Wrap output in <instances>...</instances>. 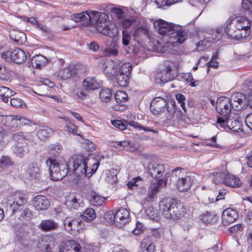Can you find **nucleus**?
Wrapping results in <instances>:
<instances>
[{
    "label": "nucleus",
    "mask_w": 252,
    "mask_h": 252,
    "mask_svg": "<svg viewBox=\"0 0 252 252\" xmlns=\"http://www.w3.org/2000/svg\"><path fill=\"white\" fill-rule=\"evenodd\" d=\"M155 28L167 41L166 46L176 47L184 42L187 37V32L179 25L168 23L159 19L154 23Z\"/></svg>",
    "instance_id": "nucleus-1"
},
{
    "label": "nucleus",
    "mask_w": 252,
    "mask_h": 252,
    "mask_svg": "<svg viewBox=\"0 0 252 252\" xmlns=\"http://www.w3.org/2000/svg\"><path fill=\"white\" fill-rule=\"evenodd\" d=\"M159 209L165 218L173 220H180L186 211L183 203L170 197L164 198L160 201Z\"/></svg>",
    "instance_id": "nucleus-2"
},
{
    "label": "nucleus",
    "mask_w": 252,
    "mask_h": 252,
    "mask_svg": "<svg viewBox=\"0 0 252 252\" xmlns=\"http://www.w3.org/2000/svg\"><path fill=\"white\" fill-rule=\"evenodd\" d=\"M90 24L95 25L96 30L99 33L110 38L114 37L117 34V30L114 28H111L108 25L109 21L108 20V15L93 11L90 12Z\"/></svg>",
    "instance_id": "nucleus-3"
},
{
    "label": "nucleus",
    "mask_w": 252,
    "mask_h": 252,
    "mask_svg": "<svg viewBox=\"0 0 252 252\" xmlns=\"http://www.w3.org/2000/svg\"><path fill=\"white\" fill-rule=\"evenodd\" d=\"M28 199L26 194L17 192L13 196L12 203L9 204L10 209L12 214L21 212L19 219L22 220H30L33 216L32 212L29 209H24V205L28 202Z\"/></svg>",
    "instance_id": "nucleus-4"
},
{
    "label": "nucleus",
    "mask_w": 252,
    "mask_h": 252,
    "mask_svg": "<svg viewBox=\"0 0 252 252\" xmlns=\"http://www.w3.org/2000/svg\"><path fill=\"white\" fill-rule=\"evenodd\" d=\"M46 164L49 167L51 180L59 181L65 177L69 172L68 165L66 163H58L56 160L48 158Z\"/></svg>",
    "instance_id": "nucleus-5"
},
{
    "label": "nucleus",
    "mask_w": 252,
    "mask_h": 252,
    "mask_svg": "<svg viewBox=\"0 0 252 252\" xmlns=\"http://www.w3.org/2000/svg\"><path fill=\"white\" fill-rule=\"evenodd\" d=\"M89 159L82 155H74L69 160L67 165L68 169L72 167L74 174L77 176H82L87 172V164Z\"/></svg>",
    "instance_id": "nucleus-6"
},
{
    "label": "nucleus",
    "mask_w": 252,
    "mask_h": 252,
    "mask_svg": "<svg viewBox=\"0 0 252 252\" xmlns=\"http://www.w3.org/2000/svg\"><path fill=\"white\" fill-rule=\"evenodd\" d=\"M164 70L158 72L155 76V80L157 84H161L172 80L178 75L173 62L166 61L165 63Z\"/></svg>",
    "instance_id": "nucleus-7"
},
{
    "label": "nucleus",
    "mask_w": 252,
    "mask_h": 252,
    "mask_svg": "<svg viewBox=\"0 0 252 252\" xmlns=\"http://www.w3.org/2000/svg\"><path fill=\"white\" fill-rule=\"evenodd\" d=\"M217 127L225 129L226 127L234 131H242V124L240 117L237 115L232 116L231 115L227 117H218Z\"/></svg>",
    "instance_id": "nucleus-8"
},
{
    "label": "nucleus",
    "mask_w": 252,
    "mask_h": 252,
    "mask_svg": "<svg viewBox=\"0 0 252 252\" xmlns=\"http://www.w3.org/2000/svg\"><path fill=\"white\" fill-rule=\"evenodd\" d=\"M107 216L109 217L111 221H113L114 224L119 228L123 227L130 220L128 211L124 208L119 209L115 213L110 211L106 215V218Z\"/></svg>",
    "instance_id": "nucleus-9"
},
{
    "label": "nucleus",
    "mask_w": 252,
    "mask_h": 252,
    "mask_svg": "<svg viewBox=\"0 0 252 252\" xmlns=\"http://www.w3.org/2000/svg\"><path fill=\"white\" fill-rule=\"evenodd\" d=\"M1 57L8 63L17 64L24 63L27 59L25 52L19 48L2 52L1 54Z\"/></svg>",
    "instance_id": "nucleus-10"
},
{
    "label": "nucleus",
    "mask_w": 252,
    "mask_h": 252,
    "mask_svg": "<svg viewBox=\"0 0 252 252\" xmlns=\"http://www.w3.org/2000/svg\"><path fill=\"white\" fill-rule=\"evenodd\" d=\"M216 109L221 116L218 117H227L231 115L232 109L231 101L226 96H221L218 98L216 102Z\"/></svg>",
    "instance_id": "nucleus-11"
},
{
    "label": "nucleus",
    "mask_w": 252,
    "mask_h": 252,
    "mask_svg": "<svg viewBox=\"0 0 252 252\" xmlns=\"http://www.w3.org/2000/svg\"><path fill=\"white\" fill-rule=\"evenodd\" d=\"M232 20V28L239 30L240 33L247 32V37L250 35L252 22L245 17H235Z\"/></svg>",
    "instance_id": "nucleus-12"
},
{
    "label": "nucleus",
    "mask_w": 252,
    "mask_h": 252,
    "mask_svg": "<svg viewBox=\"0 0 252 252\" xmlns=\"http://www.w3.org/2000/svg\"><path fill=\"white\" fill-rule=\"evenodd\" d=\"M65 230L71 234L76 235L83 229L84 222L77 218H66L63 220Z\"/></svg>",
    "instance_id": "nucleus-13"
},
{
    "label": "nucleus",
    "mask_w": 252,
    "mask_h": 252,
    "mask_svg": "<svg viewBox=\"0 0 252 252\" xmlns=\"http://www.w3.org/2000/svg\"><path fill=\"white\" fill-rule=\"evenodd\" d=\"M167 179L165 178L156 180L151 183L148 190V196L153 199L160 190L167 186Z\"/></svg>",
    "instance_id": "nucleus-14"
},
{
    "label": "nucleus",
    "mask_w": 252,
    "mask_h": 252,
    "mask_svg": "<svg viewBox=\"0 0 252 252\" xmlns=\"http://www.w3.org/2000/svg\"><path fill=\"white\" fill-rule=\"evenodd\" d=\"M147 173L150 176L157 180L162 177L163 173L165 171V168L163 164L157 163H151L148 164L147 168Z\"/></svg>",
    "instance_id": "nucleus-15"
},
{
    "label": "nucleus",
    "mask_w": 252,
    "mask_h": 252,
    "mask_svg": "<svg viewBox=\"0 0 252 252\" xmlns=\"http://www.w3.org/2000/svg\"><path fill=\"white\" fill-rule=\"evenodd\" d=\"M227 25L224 28V32L227 36L232 39L240 40L247 37V32L240 33L238 30L232 28V20L229 19L227 21Z\"/></svg>",
    "instance_id": "nucleus-16"
},
{
    "label": "nucleus",
    "mask_w": 252,
    "mask_h": 252,
    "mask_svg": "<svg viewBox=\"0 0 252 252\" xmlns=\"http://www.w3.org/2000/svg\"><path fill=\"white\" fill-rule=\"evenodd\" d=\"M166 100L163 97H155L151 102L150 110L154 115H159L163 112L167 106Z\"/></svg>",
    "instance_id": "nucleus-17"
},
{
    "label": "nucleus",
    "mask_w": 252,
    "mask_h": 252,
    "mask_svg": "<svg viewBox=\"0 0 252 252\" xmlns=\"http://www.w3.org/2000/svg\"><path fill=\"white\" fill-rule=\"evenodd\" d=\"M80 245L75 240H68L62 242L60 252H80Z\"/></svg>",
    "instance_id": "nucleus-18"
},
{
    "label": "nucleus",
    "mask_w": 252,
    "mask_h": 252,
    "mask_svg": "<svg viewBox=\"0 0 252 252\" xmlns=\"http://www.w3.org/2000/svg\"><path fill=\"white\" fill-rule=\"evenodd\" d=\"M133 39L138 44L149 38V31L148 29L144 26L136 28L133 32Z\"/></svg>",
    "instance_id": "nucleus-19"
},
{
    "label": "nucleus",
    "mask_w": 252,
    "mask_h": 252,
    "mask_svg": "<svg viewBox=\"0 0 252 252\" xmlns=\"http://www.w3.org/2000/svg\"><path fill=\"white\" fill-rule=\"evenodd\" d=\"M222 222L224 225H227L235 221L238 218L237 211L231 208H227L222 214Z\"/></svg>",
    "instance_id": "nucleus-20"
},
{
    "label": "nucleus",
    "mask_w": 252,
    "mask_h": 252,
    "mask_svg": "<svg viewBox=\"0 0 252 252\" xmlns=\"http://www.w3.org/2000/svg\"><path fill=\"white\" fill-rule=\"evenodd\" d=\"M83 204V200L81 197L78 194H71L69 195L66 199L65 204L70 210L77 209L81 207Z\"/></svg>",
    "instance_id": "nucleus-21"
},
{
    "label": "nucleus",
    "mask_w": 252,
    "mask_h": 252,
    "mask_svg": "<svg viewBox=\"0 0 252 252\" xmlns=\"http://www.w3.org/2000/svg\"><path fill=\"white\" fill-rule=\"evenodd\" d=\"M48 199L44 195H37L33 200V205L36 210H46L50 206Z\"/></svg>",
    "instance_id": "nucleus-22"
},
{
    "label": "nucleus",
    "mask_w": 252,
    "mask_h": 252,
    "mask_svg": "<svg viewBox=\"0 0 252 252\" xmlns=\"http://www.w3.org/2000/svg\"><path fill=\"white\" fill-rule=\"evenodd\" d=\"M194 182V178L190 176H186L184 178L179 179L177 188L180 191H188Z\"/></svg>",
    "instance_id": "nucleus-23"
},
{
    "label": "nucleus",
    "mask_w": 252,
    "mask_h": 252,
    "mask_svg": "<svg viewBox=\"0 0 252 252\" xmlns=\"http://www.w3.org/2000/svg\"><path fill=\"white\" fill-rule=\"evenodd\" d=\"M83 91L90 92L100 88V84L94 77H88L85 79L82 83Z\"/></svg>",
    "instance_id": "nucleus-24"
},
{
    "label": "nucleus",
    "mask_w": 252,
    "mask_h": 252,
    "mask_svg": "<svg viewBox=\"0 0 252 252\" xmlns=\"http://www.w3.org/2000/svg\"><path fill=\"white\" fill-rule=\"evenodd\" d=\"M76 74V70L74 66L69 65L58 72V77L61 79L66 80L75 76Z\"/></svg>",
    "instance_id": "nucleus-25"
},
{
    "label": "nucleus",
    "mask_w": 252,
    "mask_h": 252,
    "mask_svg": "<svg viewBox=\"0 0 252 252\" xmlns=\"http://www.w3.org/2000/svg\"><path fill=\"white\" fill-rule=\"evenodd\" d=\"M72 20L75 22H81L83 26H87L91 23L90 14L87 11L74 14L71 16Z\"/></svg>",
    "instance_id": "nucleus-26"
},
{
    "label": "nucleus",
    "mask_w": 252,
    "mask_h": 252,
    "mask_svg": "<svg viewBox=\"0 0 252 252\" xmlns=\"http://www.w3.org/2000/svg\"><path fill=\"white\" fill-rule=\"evenodd\" d=\"M103 72L109 77H113L117 72V65L113 61L105 62L103 66Z\"/></svg>",
    "instance_id": "nucleus-27"
},
{
    "label": "nucleus",
    "mask_w": 252,
    "mask_h": 252,
    "mask_svg": "<svg viewBox=\"0 0 252 252\" xmlns=\"http://www.w3.org/2000/svg\"><path fill=\"white\" fill-rule=\"evenodd\" d=\"M48 60L45 57L39 54L32 58L31 63L33 67L39 69L45 66L48 63Z\"/></svg>",
    "instance_id": "nucleus-28"
},
{
    "label": "nucleus",
    "mask_w": 252,
    "mask_h": 252,
    "mask_svg": "<svg viewBox=\"0 0 252 252\" xmlns=\"http://www.w3.org/2000/svg\"><path fill=\"white\" fill-rule=\"evenodd\" d=\"M9 36L11 40L17 43L18 44L24 43L26 40V34L18 31H12L10 32Z\"/></svg>",
    "instance_id": "nucleus-29"
},
{
    "label": "nucleus",
    "mask_w": 252,
    "mask_h": 252,
    "mask_svg": "<svg viewBox=\"0 0 252 252\" xmlns=\"http://www.w3.org/2000/svg\"><path fill=\"white\" fill-rule=\"evenodd\" d=\"M23 145L17 144L13 145L12 147V151L16 156L19 158L24 157L25 153L29 152V148L27 145V142H25Z\"/></svg>",
    "instance_id": "nucleus-30"
},
{
    "label": "nucleus",
    "mask_w": 252,
    "mask_h": 252,
    "mask_svg": "<svg viewBox=\"0 0 252 252\" xmlns=\"http://www.w3.org/2000/svg\"><path fill=\"white\" fill-rule=\"evenodd\" d=\"M227 172L225 171H215L210 173V176H212V178L213 182L215 184H219L220 183H225V177L227 175Z\"/></svg>",
    "instance_id": "nucleus-31"
},
{
    "label": "nucleus",
    "mask_w": 252,
    "mask_h": 252,
    "mask_svg": "<svg viewBox=\"0 0 252 252\" xmlns=\"http://www.w3.org/2000/svg\"><path fill=\"white\" fill-rule=\"evenodd\" d=\"M26 172L31 180L38 179L39 178V168L35 163H31L29 165Z\"/></svg>",
    "instance_id": "nucleus-32"
},
{
    "label": "nucleus",
    "mask_w": 252,
    "mask_h": 252,
    "mask_svg": "<svg viewBox=\"0 0 252 252\" xmlns=\"http://www.w3.org/2000/svg\"><path fill=\"white\" fill-rule=\"evenodd\" d=\"M58 226L57 223L50 219L42 220L40 224V228L44 231H50L55 230Z\"/></svg>",
    "instance_id": "nucleus-33"
},
{
    "label": "nucleus",
    "mask_w": 252,
    "mask_h": 252,
    "mask_svg": "<svg viewBox=\"0 0 252 252\" xmlns=\"http://www.w3.org/2000/svg\"><path fill=\"white\" fill-rule=\"evenodd\" d=\"M224 184L232 188H238L241 185V182L239 178L228 173L225 177Z\"/></svg>",
    "instance_id": "nucleus-34"
},
{
    "label": "nucleus",
    "mask_w": 252,
    "mask_h": 252,
    "mask_svg": "<svg viewBox=\"0 0 252 252\" xmlns=\"http://www.w3.org/2000/svg\"><path fill=\"white\" fill-rule=\"evenodd\" d=\"M53 131L51 128L47 127L40 128L36 133L37 136L41 140L45 141L53 133Z\"/></svg>",
    "instance_id": "nucleus-35"
},
{
    "label": "nucleus",
    "mask_w": 252,
    "mask_h": 252,
    "mask_svg": "<svg viewBox=\"0 0 252 252\" xmlns=\"http://www.w3.org/2000/svg\"><path fill=\"white\" fill-rule=\"evenodd\" d=\"M96 216L94 210L91 208L86 209L83 214L80 215L82 220L88 222L93 221L96 218Z\"/></svg>",
    "instance_id": "nucleus-36"
},
{
    "label": "nucleus",
    "mask_w": 252,
    "mask_h": 252,
    "mask_svg": "<svg viewBox=\"0 0 252 252\" xmlns=\"http://www.w3.org/2000/svg\"><path fill=\"white\" fill-rule=\"evenodd\" d=\"M62 149L61 144L58 142L50 145L48 148L49 154L53 157L59 156Z\"/></svg>",
    "instance_id": "nucleus-37"
},
{
    "label": "nucleus",
    "mask_w": 252,
    "mask_h": 252,
    "mask_svg": "<svg viewBox=\"0 0 252 252\" xmlns=\"http://www.w3.org/2000/svg\"><path fill=\"white\" fill-rule=\"evenodd\" d=\"M13 94V92L6 87L0 86V96L4 102L8 101V98Z\"/></svg>",
    "instance_id": "nucleus-38"
},
{
    "label": "nucleus",
    "mask_w": 252,
    "mask_h": 252,
    "mask_svg": "<svg viewBox=\"0 0 252 252\" xmlns=\"http://www.w3.org/2000/svg\"><path fill=\"white\" fill-rule=\"evenodd\" d=\"M115 98L116 102L120 106L124 105L128 99L127 94L124 91H119L116 93Z\"/></svg>",
    "instance_id": "nucleus-39"
},
{
    "label": "nucleus",
    "mask_w": 252,
    "mask_h": 252,
    "mask_svg": "<svg viewBox=\"0 0 252 252\" xmlns=\"http://www.w3.org/2000/svg\"><path fill=\"white\" fill-rule=\"evenodd\" d=\"M92 204L94 206H100L105 203V198L94 192L91 199Z\"/></svg>",
    "instance_id": "nucleus-40"
},
{
    "label": "nucleus",
    "mask_w": 252,
    "mask_h": 252,
    "mask_svg": "<svg viewBox=\"0 0 252 252\" xmlns=\"http://www.w3.org/2000/svg\"><path fill=\"white\" fill-rule=\"evenodd\" d=\"M116 74L118 84L121 87H126L128 83L129 75L118 73Z\"/></svg>",
    "instance_id": "nucleus-41"
},
{
    "label": "nucleus",
    "mask_w": 252,
    "mask_h": 252,
    "mask_svg": "<svg viewBox=\"0 0 252 252\" xmlns=\"http://www.w3.org/2000/svg\"><path fill=\"white\" fill-rule=\"evenodd\" d=\"M112 96L111 90L105 88L102 89L99 93V97L102 101L108 102L110 100Z\"/></svg>",
    "instance_id": "nucleus-42"
},
{
    "label": "nucleus",
    "mask_w": 252,
    "mask_h": 252,
    "mask_svg": "<svg viewBox=\"0 0 252 252\" xmlns=\"http://www.w3.org/2000/svg\"><path fill=\"white\" fill-rule=\"evenodd\" d=\"M59 118L62 119L65 122H67L65 125V127L69 132L76 135H79L77 133V126H76L73 123H71L69 121V119L68 117H64Z\"/></svg>",
    "instance_id": "nucleus-43"
},
{
    "label": "nucleus",
    "mask_w": 252,
    "mask_h": 252,
    "mask_svg": "<svg viewBox=\"0 0 252 252\" xmlns=\"http://www.w3.org/2000/svg\"><path fill=\"white\" fill-rule=\"evenodd\" d=\"M243 11L247 15L252 14V0H242Z\"/></svg>",
    "instance_id": "nucleus-44"
},
{
    "label": "nucleus",
    "mask_w": 252,
    "mask_h": 252,
    "mask_svg": "<svg viewBox=\"0 0 252 252\" xmlns=\"http://www.w3.org/2000/svg\"><path fill=\"white\" fill-rule=\"evenodd\" d=\"M132 70V66L129 63H124L120 66L118 73L130 75V71Z\"/></svg>",
    "instance_id": "nucleus-45"
},
{
    "label": "nucleus",
    "mask_w": 252,
    "mask_h": 252,
    "mask_svg": "<svg viewBox=\"0 0 252 252\" xmlns=\"http://www.w3.org/2000/svg\"><path fill=\"white\" fill-rule=\"evenodd\" d=\"M13 139L17 142V144H20L25 142H27L28 141L27 135H25L22 132H18L14 133L12 136Z\"/></svg>",
    "instance_id": "nucleus-46"
},
{
    "label": "nucleus",
    "mask_w": 252,
    "mask_h": 252,
    "mask_svg": "<svg viewBox=\"0 0 252 252\" xmlns=\"http://www.w3.org/2000/svg\"><path fill=\"white\" fill-rule=\"evenodd\" d=\"M201 219L203 222L206 224H211L216 221L215 215L209 212L202 215Z\"/></svg>",
    "instance_id": "nucleus-47"
},
{
    "label": "nucleus",
    "mask_w": 252,
    "mask_h": 252,
    "mask_svg": "<svg viewBox=\"0 0 252 252\" xmlns=\"http://www.w3.org/2000/svg\"><path fill=\"white\" fill-rule=\"evenodd\" d=\"M155 1L158 7H162L164 6H170L173 4L181 1L182 0H155Z\"/></svg>",
    "instance_id": "nucleus-48"
},
{
    "label": "nucleus",
    "mask_w": 252,
    "mask_h": 252,
    "mask_svg": "<svg viewBox=\"0 0 252 252\" xmlns=\"http://www.w3.org/2000/svg\"><path fill=\"white\" fill-rule=\"evenodd\" d=\"M13 164L10 157L4 156H2L0 159V169H3L7 166H11Z\"/></svg>",
    "instance_id": "nucleus-49"
},
{
    "label": "nucleus",
    "mask_w": 252,
    "mask_h": 252,
    "mask_svg": "<svg viewBox=\"0 0 252 252\" xmlns=\"http://www.w3.org/2000/svg\"><path fill=\"white\" fill-rule=\"evenodd\" d=\"M111 123L114 126L120 130H125L127 128V124L126 121L123 122L121 120H115L111 121Z\"/></svg>",
    "instance_id": "nucleus-50"
},
{
    "label": "nucleus",
    "mask_w": 252,
    "mask_h": 252,
    "mask_svg": "<svg viewBox=\"0 0 252 252\" xmlns=\"http://www.w3.org/2000/svg\"><path fill=\"white\" fill-rule=\"evenodd\" d=\"M11 105L15 108L23 107L25 105L23 101L18 98H12L10 99Z\"/></svg>",
    "instance_id": "nucleus-51"
},
{
    "label": "nucleus",
    "mask_w": 252,
    "mask_h": 252,
    "mask_svg": "<svg viewBox=\"0 0 252 252\" xmlns=\"http://www.w3.org/2000/svg\"><path fill=\"white\" fill-rule=\"evenodd\" d=\"M12 115H0V124L8 127Z\"/></svg>",
    "instance_id": "nucleus-52"
},
{
    "label": "nucleus",
    "mask_w": 252,
    "mask_h": 252,
    "mask_svg": "<svg viewBox=\"0 0 252 252\" xmlns=\"http://www.w3.org/2000/svg\"><path fill=\"white\" fill-rule=\"evenodd\" d=\"M116 44H114V48H107L104 49V52L105 54V55L106 56H116L118 54V50L116 47Z\"/></svg>",
    "instance_id": "nucleus-53"
},
{
    "label": "nucleus",
    "mask_w": 252,
    "mask_h": 252,
    "mask_svg": "<svg viewBox=\"0 0 252 252\" xmlns=\"http://www.w3.org/2000/svg\"><path fill=\"white\" fill-rule=\"evenodd\" d=\"M99 165V162L96 161L93 164L92 167H90L91 171L89 172H88V166H87L86 174H84V175L88 178L90 177L95 172L97 169L98 168ZM87 165H88V163L87 164Z\"/></svg>",
    "instance_id": "nucleus-54"
},
{
    "label": "nucleus",
    "mask_w": 252,
    "mask_h": 252,
    "mask_svg": "<svg viewBox=\"0 0 252 252\" xmlns=\"http://www.w3.org/2000/svg\"><path fill=\"white\" fill-rule=\"evenodd\" d=\"M243 226L242 224L239 223L229 228V232L231 234H239L243 230Z\"/></svg>",
    "instance_id": "nucleus-55"
},
{
    "label": "nucleus",
    "mask_w": 252,
    "mask_h": 252,
    "mask_svg": "<svg viewBox=\"0 0 252 252\" xmlns=\"http://www.w3.org/2000/svg\"><path fill=\"white\" fill-rule=\"evenodd\" d=\"M142 181L143 179L139 176H137V177L133 178V179H131V181L128 182L127 186L128 187L129 189H132L134 186H139V182Z\"/></svg>",
    "instance_id": "nucleus-56"
},
{
    "label": "nucleus",
    "mask_w": 252,
    "mask_h": 252,
    "mask_svg": "<svg viewBox=\"0 0 252 252\" xmlns=\"http://www.w3.org/2000/svg\"><path fill=\"white\" fill-rule=\"evenodd\" d=\"M176 98L178 103L180 104V106L182 108L183 110L186 112V107L185 104V97L181 94H178L176 95Z\"/></svg>",
    "instance_id": "nucleus-57"
},
{
    "label": "nucleus",
    "mask_w": 252,
    "mask_h": 252,
    "mask_svg": "<svg viewBox=\"0 0 252 252\" xmlns=\"http://www.w3.org/2000/svg\"><path fill=\"white\" fill-rule=\"evenodd\" d=\"M144 244H141V252H154L155 250V245L153 243H151L149 246L146 247V246H144Z\"/></svg>",
    "instance_id": "nucleus-58"
},
{
    "label": "nucleus",
    "mask_w": 252,
    "mask_h": 252,
    "mask_svg": "<svg viewBox=\"0 0 252 252\" xmlns=\"http://www.w3.org/2000/svg\"><path fill=\"white\" fill-rule=\"evenodd\" d=\"M208 43V41L206 40H203L200 41L198 43L196 44V48L195 50L197 52H201L204 50L207 47V44Z\"/></svg>",
    "instance_id": "nucleus-59"
},
{
    "label": "nucleus",
    "mask_w": 252,
    "mask_h": 252,
    "mask_svg": "<svg viewBox=\"0 0 252 252\" xmlns=\"http://www.w3.org/2000/svg\"><path fill=\"white\" fill-rule=\"evenodd\" d=\"M131 40L130 35L127 32H123L122 43L124 46H127Z\"/></svg>",
    "instance_id": "nucleus-60"
},
{
    "label": "nucleus",
    "mask_w": 252,
    "mask_h": 252,
    "mask_svg": "<svg viewBox=\"0 0 252 252\" xmlns=\"http://www.w3.org/2000/svg\"><path fill=\"white\" fill-rule=\"evenodd\" d=\"M242 96V94L240 93L234 94L232 95L230 100L232 102H237L238 103H243V101Z\"/></svg>",
    "instance_id": "nucleus-61"
},
{
    "label": "nucleus",
    "mask_w": 252,
    "mask_h": 252,
    "mask_svg": "<svg viewBox=\"0 0 252 252\" xmlns=\"http://www.w3.org/2000/svg\"><path fill=\"white\" fill-rule=\"evenodd\" d=\"M135 23L136 20L134 18H130L124 20L123 22L122 25L123 28L126 29Z\"/></svg>",
    "instance_id": "nucleus-62"
},
{
    "label": "nucleus",
    "mask_w": 252,
    "mask_h": 252,
    "mask_svg": "<svg viewBox=\"0 0 252 252\" xmlns=\"http://www.w3.org/2000/svg\"><path fill=\"white\" fill-rule=\"evenodd\" d=\"M244 90L247 95L252 96V81L244 86Z\"/></svg>",
    "instance_id": "nucleus-63"
},
{
    "label": "nucleus",
    "mask_w": 252,
    "mask_h": 252,
    "mask_svg": "<svg viewBox=\"0 0 252 252\" xmlns=\"http://www.w3.org/2000/svg\"><path fill=\"white\" fill-rule=\"evenodd\" d=\"M245 124L252 130V113L248 114L245 119Z\"/></svg>",
    "instance_id": "nucleus-64"
}]
</instances>
